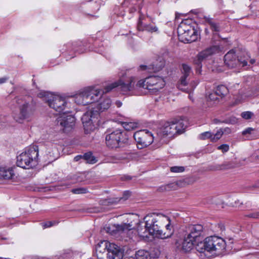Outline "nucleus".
<instances>
[{
    "label": "nucleus",
    "mask_w": 259,
    "mask_h": 259,
    "mask_svg": "<svg viewBox=\"0 0 259 259\" xmlns=\"http://www.w3.org/2000/svg\"><path fill=\"white\" fill-rule=\"evenodd\" d=\"M101 90L94 87L85 88L74 97V102L81 105L95 103L101 95Z\"/></svg>",
    "instance_id": "0eeeda50"
},
{
    "label": "nucleus",
    "mask_w": 259,
    "mask_h": 259,
    "mask_svg": "<svg viewBox=\"0 0 259 259\" xmlns=\"http://www.w3.org/2000/svg\"><path fill=\"white\" fill-rule=\"evenodd\" d=\"M252 187L253 188H259V181L255 183L254 185L252 186Z\"/></svg>",
    "instance_id": "052dcab7"
},
{
    "label": "nucleus",
    "mask_w": 259,
    "mask_h": 259,
    "mask_svg": "<svg viewBox=\"0 0 259 259\" xmlns=\"http://www.w3.org/2000/svg\"><path fill=\"white\" fill-rule=\"evenodd\" d=\"M117 202V201L116 200H112L111 199H106L105 200V203H116Z\"/></svg>",
    "instance_id": "3c124183"
},
{
    "label": "nucleus",
    "mask_w": 259,
    "mask_h": 259,
    "mask_svg": "<svg viewBox=\"0 0 259 259\" xmlns=\"http://www.w3.org/2000/svg\"><path fill=\"white\" fill-rule=\"evenodd\" d=\"M135 83V77H129L125 78L124 75L120 77V79L116 82L110 83L105 89L104 91H101V95L99 96L97 103H96L95 110H97L99 113L100 112L108 109L111 106V101L110 98L103 96V94L108 93L115 88H118L124 93L132 91L134 89Z\"/></svg>",
    "instance_id": "f257e3e1"
},
{
    "label": "nucleus",
    "mask_w": 259,
    "mask_h": 259,
    "mask_svg": "<svg viewBox=\"0 0 259 259\" xmlns=\"http://www.w3.org/2000/svg\"><path fill=\"white\" fill-rule=\"evenodd\" d=\"M169 185H166V186H162L160 188V189H161L162 191L167 190L169 189Z\"/></svg>",
    "instance_id": "864d4df0"
},
{
    "label": "nucleus",
    "mask_w": 259,
    "mask_h": 259,
    "mask_svg": "<svg viewBox=\"0 0 259 259\" xmlns=\"http://www.w3.org/2000/svg\"><path fill=\"white\" fill-rule=\"evenodd\" d=\"M218 148L222 150L223 152H226L229 150V146L227 144H222L219 146Z\"/></svg>",
    "instance_id": "79ce46f5"
},
{
    "label": "nucleus",
    "mask_w": 259,
    "mask_h": 259,
    "mask_svg": "<svg viewBox=\"0 0 259 259\" xmlns=\"http://www.w3.org/2000/svg\"><path fill=\"white\" fill-rule=\"evenodd\" d=\"M106 134V144L110 149L119 148L127 142V139L122 130H109Z\"/></svg>",
    "instance_id": "1a4fd4ad"
},
{
    "label": "nucleus",
    "mask_w": 259,
    "mask_h": 259,
    "mask_svg": "<svg viewBox=\"0 0 259 259\" xmlns=\"http://www.w3.org/2000/svg\"><path fill=\"white\" fill-rule=\"evenodd\" d=\"M122 126L126 131L135 130L138 126V123L135 122H122Z\"/></svg>",
    "instance_id": "c756f323"
},
{
    "label": "nucleus",
    "mask_w": 259,
    "mask_h": 259,
    "mask_svg": "<svg viewBox=\"0 0 259 259\" xmlns=\"http://www.w3.org/2000/svg\"><path fill=\"white\" fill-rule=\"evenodd\" d=\"M169 122H166L164 126L159 130L158 135H159L160 136H169L170 137H171L170 134V127H169Z\"/></svg>",
    "instance_id": "393cba45"
},
{
    "label": "nucleus",
    "mask_w": 259,
    "mask_h": 259,
    "mask_svg": "<svg viewBox=\"0 0 259 259\" xmlns=\"http://www.w3.org/2000/svg\"><path fill=\"white\" fill-rule=\"evenodd\" d=\"M130 195V192L129 191H125L124 192V199H126Z\"/></svg>",
    "instance_id": "5fc2aeb1"
},
{
    "label": "nucleus",
    "mask_w": 259,
    "mask_h": 259,
    "mask_svg": "<svg viewBox=\"0 0 259 259\" xmlns=\"http://www.w3.org/2000/svg\"><path fill=\"white\" fill-rule=\"evenodd\" d=\"M146 83H147L146 89L152 94L157 93L165 85L164 79L158 76H150L146 77Z\"/></svg>",
    "instance_id": "2eb2a0df"
},
{
    "label": "nucleus",
    "mask_w": 259,
    "mask_h": 259,
    "mask_svg": "<svg viewBox=\"0 0 259 259\" xmlns=\"http://www.w3.org/2000/svg\"><path fill=\"white\" fill-rule=\"evenodd\" d=\"M115 104L118 107H120L122 105V103L119 101H117L115 102Z\"/></svg>",
    "instance_id": "bf43d9fd"
},
{
    "label": "nucleus",
    "mask_w": 259,
    "mask_h": 259,
    "mask_svg": "<svg viewBox=\"0 0 259 259\" xmlns=\"http://www.w3.org/2000/svg\"><path fill=\"white\" fill-rule=\"evenodd\" d=\"M38 96L43 98L50 107L58 112H61L65 109L67 102L64 98L59 96L54 95L44 91L39 93Z\"/></svg>",
    "instance_id": "9d476101"
},
{
    "label": "nucleus",
    "mask_w": 259,
    "mask_h": 259,
    "mask_svg": "<svg viewBox=\"0 0 259 259\" xmlns=\"http://www.w3.org/2000/svg\"><path fill=\"white\" fill-rule=\"evenodd\" d=\"M204 19L205 21L209 25L211 30L215 32H219L220 30V27L219 23L214 21L212 18L205 16Z\"/></svg>",
    "instance_id": "b1692460"
},
{
    "label": "nucleus",
    "mask_w": 259,
    "mask_h": 259,
    "mask_svg": "<svg viewBox=\"0 0 259 259\" xmlns=\"http://www.w3.org/2000/svg\"><path fill=\"white\" fill-rule=\"evenodd\" d=\"M188 81H187V83ZM197 85V82L195 81H191L189 84L187 83V85L186 87H183V88H185L186 89H180L184 92L186 93H191L192 91L194 90L196 85Z\"/></svg>",
    "instance_id": "7c9ffc66"
},
{
    "label": "nucleus",
    "mask_w": 259,
    "mask_h": 259,
    "mask_svg": "<svg viewBox=\"0 0 259 259\" xmlns=\"http://www.w3.org/2000/svg\"><path fill=\"white\" fill-rule=\"evenodd\" d=\"M215 92L220 97H223L228 93V88L224 85H218L216 89Z\"/></svg>",
    "instance_id": "bb28decb"
},
{
    "label": "nucleus",
    "mask_w": 259,
    "mask_h": 259,
    "mask_svg": "<svg viewBox=\"0 0 259 259\" xmlns=\"http://www.w3.org/2000/svg\"><path fill=\"white\" fill-rule=\"evenodd\" d=\"M241 116L245 119H249L253 116V113L251 111H244L241 113Z\"/></svg>",
    "instance_id": "58836bf2"
},
{
    "label": "nucleus",
    "mask_w": 259,
    "mask_h": 259,
    "mask_svg": "<svg viewBox=\"0 0 259 259\" xmlns=\"http://www.w3.org/2000/svg\"><path fill=\"white\" fill-rule=\"evenodd\" d=\"M185 170L184 166H175L170 167V171L173 172H181Z\"/></svg>",
    "instance_id": "ea45409f"
},
{
    "label": "nucleus",
    "mask_w": 259,
    "mask_h": 259,
    "mask_svg": "<svg viewBox=\"0 0 259 259\" xmlns=\"http://www.w3.org/2000/svg\"><path fill=\"white\" fill-rule=\"evenodd\" d=\"M226 245V242L223 239L213 236L206 238L203 242L200 240L196 245V249L200 252L206 251L220 254L225 250Z\"/></svg>",
    "instance_id": "39448f33"
},
{
    "label": "nucleus",
    "mask_w": 259,
    "mask_h": 259,
    "mask_svg": "<svg viewBox=\"0 0 259 259\" xmlns=\"http://www.w3.org/2000/svg\"><path fill=\"white\" fill-rule=\"evenodd\" d=\"M203 227L200 224L189 225L184 230L182 249L188 252L203 239Z\"/></svg>",
    "instance_id": "7ed1b4c3"
},
{
    "label": "nucleus",
    "mask_w": 259,
    "mask_h": 259,
    "mask_svg": "<svg viewBox=\"0 0 259 259\" xmlns=\"http://www.w3.org/2000/svg\"><path fill=\"white\" fill-rule=\"evenodd\" d=\"M65 111L62 115L59 116L56 120L57 124L60 125L63 127V131L64 133L70 132L75 125V119L74 117L70 114H67Z\"/></svg>",
    "instance_id": "dca6fc26"
},
{
    "label": "nucleus",
    "mask_w": 259,
    "mask_h": 259,
    "mask_svg": "<svg viewBox=\"0 0 259 259\" xmlns=\"http://www.w3.org/2000/svg\"><path fill=\"white\" fill-rule=\"evenodd\" d=\"M38 148L37 146L27 148L17 157V165L23 168H30L35 166L38 162Z\"/></svg>",
    "instance_id": "423d86ee"
},
{
    "label": "nucleus",
    "mask_w": 259,
    "mask_h": 259,
    "mask_svg": "<svg viewBox=\"0 0 259 259\" xmlns=\"http://www.w3.org/2000/svg\"><path fill=\"white\" fill-rule=\"evenodd\" d=\"M144 220L145 222L144 227L139 225L137 228L139 235L143 238L151 235L159 238L161 230L160 221L169 220V217L162 214H153L147 215Z\"/></svg>",
    "instance_id": "f03ea898"
},
{
    "label": "nucleus",
    "mask_w": 259,
    "mask_h": 259,
    "mask_svg": "<svg viewBox=\"0 0 259 259\" xmlns=\"http://www.w3.org/2000/svg\"><path fill=\"white\" fill-rule=\"evenodd\" d=\"M82 159H83V155H78L74 158V160L75 161H78Z\"/></svg>",
    "instance_id": "de8ad7c7"
},
{
    "label": "nucleus",
    "mask_w": 259,
    "mask_h": 259,
    "mask_svg": "<svg viewBox=\"0 0 259 259\" xmlns=\"http://www.w3.org/2000/svg\"><path fill=\"white\" fill-rule=\"evenodd\" d=\"M224 132L222 128H220L214 135L212 134L211 142H215L219 140L222 136Z\"/></svg>",
    "instance_id": "f704fd0d"
},
{
    "label": "nucleus",
    "mask_w": 259,
    "mask_h": 259,
    "mask_svg": "<svg viewBox=\"0 0 259 259\" xmlns=\"http://www.w3.org/2000/svg\"><path fill=\"white\" fill-rule=\"evenodd\" d=\"M58 223H59L58 221L54 220V221H48V222H47L45 223H41V224H42L43 228L45 229V228L51 227H52L54 226H56L57 224H58Z\"/></svg>",
    "instance_id": "e433bc0d"
},
{
    "label": "nucleus",
    "mask_w": 259,
    "mask_h": 259,
    "mask_svg": "<svg viewBox=\"0 0 259 259\" xmlns=\"http://www.w3.org/2000/svg\"><path fill=\"white\" fill-rule=\"evenodd\" d=\"M221 51L219 46H212L199 52L194 60V63L197 65L196 72H201L202 62L211 55L218 53Z\"/></svg>",
    "instance_id": "4468645a"
},
{
    "label": "nucleus",
    "mask_w": 259,
    "mask_h": 259,
    "mask_svg": "<svg viewBox=\"0 0 259 259\" xmlns=\"http://www.w3.org/2000/svg\"><path fill=\"white\" fill-rule=\"evenodd\" d=\"M254 131V128L252 127H247L246 129H245L242 132V134L243 136H245L246 135H250L251 134L252 132Z\"/></svg>",
    "instance_id": "37998d69"
},
{
    "label": "nucleus",
    "mask_w": 259,
    "mask_h": 259,
    "mask_svg": "<svg viewBox=\"0 0 259 259\" xmlns=\"http://www.w3.org/2000/svg\"><path fill=\"white\" fill-rule=\"evenodd\" d=\"M8 77H3L2 78H0V84L4 83L8 80Z\"/></svg>",
    "instance_id": "8fccbe9b"
},
{
    "label": "nucleus",
    "mask_w": 259,
    "mask_h": 259,
    "mask_svg": "<svg viewBox=\"0 0 259 259\" xmlns=\"http://www.w3.org/2000/svg\"><path fill=\"white\" fill-rule=\"evenodd\" d=\"M232 167L231 164L230 162H225L221 165H218L216 166L215 169L216 170H223L229 169Z\"/></svg>",
    "instance_id": "c9c22d12"
},
{
    "label": "nucleus",
    "mask_w": 259,
    "mask_h": 259,
    "mask_svg": "<svg viewBox=\"0 0 259 259\" xmlns=\"http://www.w3.org/2000/svg\"><path fill=\"white\" fill-rule=\"evenodd\" d=\"M177 125H178V129L179 134L183 133L188 126V122L186 120L181 119L178 121L176 120Z\"/></svg>",
    "instance_id": "a878e982"
},
{
    "label": "nucleus",
    "mask_w": 259,
    "mask_h": 259,
    "mask_svg": "<svg viewBox=\"0 0 259 259\" xmlns=\"http://www.w3.org/2000/svg\"><path fill=\"white\" fill-rule=\"evenodd\" d=\"M181 72L182 76L181 77L180 82L178 84L179 89H186L183 87L187 85V81L189 80V76L193 74L191 67L186 64L182 65Z\"/></svg>",
    "instance_id": "a211bd4d"
},
{
    "label": "nucleus",
    "mask_w": 259,
    "mask_h": 259,
    "mask_svg": "<svg viewBox=\"0 0 259 259\" xmlns=\"http://www.w3.org/2000/svg\"><path fill=\"white\" fill-rule=\"evenodd\" d=\"M139 68L141 70H146L148 69V67L146 65H142L139 66Z\"/></svg>",
    "instance_id": "6e6d98bb"
},
{
    "label": "nucleus",
    "mask_w": 259,
    "mask_h": 259,
    "mask_svg": "<svg viewBox=\"0 0 259 259\" xmlns=\"http://www.w3.org/2000/svg\"><path fill=\"white\" fill-rule=\"evenodd\" d=\"M223 129V131L224 132V133H230L231 132V130L228 127H226V128H222Z\"/></svg>",
    "instance_id": "4d7b16f0"
},
{
    "label": "nucleus",
    "mask_w": 259,
    "mask_h": 259,
    "mask_svg": "<svg viewBox=\"0 0 259 259\" xmlns=\"http://www.w3.org/2000/svg\"><path fill=\"white\" fill-rule=\"evenodd\" d=\"M147 83H146V78L145 79H142L139 80L137 84V86L138 87H142L146 89Z\"/></svg>",
    "instance_id": "c03bdc74"
},
{
    "label": "nucleus",
    "mask_w": 259,
    "mask_h": 259,
    "mask_svg": "<svg viewBox=\"0 0 259 259\" xmlns=\"http://www.w3.org/2000/svg\"><path fill=\"white\" fill-rule=\"evenodd\" d=\"M69 47H71V49H69L67 51L69 53H71L72 51H74L78 52L79 54H81L84 52V50L81 48V45H77L76 43L74 44H69Z\"/></svg>",
    "instance_id": "c85d7f7f"
},
{
    "label": "nucleus",
    "mask_w": 259,
    "mask_h": 259,
    "mask_svg": "<svg viewBox=\"0 0 259 259\" xmlns=\"http://www.w3.org/2000/svg\"><path fill=\"white\" fill-rule=\"evenodd\" d=\"M160 255L158 249H153L150 252L145 250H139L136 252L135 259H157Z\"/></svg>",
    "instance_id": "aec40b11"
},
{
    "label": "nucleus",
    "mask_w": 259,
    "mask_h": 259,
    "mask_svg": "<svg viewBox=\"0 0 259 259\" xmlns=\"http://www.w3.org/2000/svg\"><path fill=\"white\" fill-rule=\"evenodd\" d=\"M243 208H244V207H240L241 209H243Z\"/></svg>",
    "instance_id": "0e129e2a"
},
{
    "label": "nucleus",
    "mask_w": 259,
    "mask_h": 259,
    "mask_svg": "<svg viewBox=\"0 0 259 259\" xmlns=\"http://www.w3.org/2000/svg\"><path fill=\"white\" fill-rule=\"evenodd\" d=\"M163 66L164 65H163V63H161V64L159 66L155 67H154V65H150L149 69H151L150 67L151 66L152 69L153 70V71L156 72V71H158L160 70H161L163 67Z\"/></svg>",
    "instance_id": "a18cd8bd"
},
{
    "label": "nucleus",
    "mask_w": 259,
    "mask_h": 259,
    "mask_svg": "<svg viewBox=\"0 0 259 259\" xmlns=\"http://www.w3.org/2000/svg\"><path fill=\"white\" fill-rule=\"evenodd\" d=\"M100 114L99 112L95 110V108H93L92 110L88 111L83 114L81 117V120L84 126H94L98 124L99 122V118Z\"/></svg>",
    "instance_id": "f3484780"
},
{
    "label": "nucleus",
    "mask_w": 259,
    "mask_h": 259,
    "mask_svg": "<svg viewBox=\"0 0 259 259\" xmlns=\"http://www.w3.org/2000/svg\"><path fill=\"white\" fill-rule=\"evenodd\" d=\"M213 122L215 124H218L220 122L228 123V121H221L220 120H219L218 119H214L213 120Z\"/></svg>",
    "instance_id": "603ef678"
},
{
    "label": "nucleus",
    "mask_w": 259,
    "mask_h": 259,
    "mask_svg": "<svg viewBox=\"0 0 259 259\" xmlns=\"http://www.w3.org/2000/svg\"><path fill=\"white\" fill-rule=\"evenodd\" d=\"M19 109V113H15L14 119L18 122L22 123L23 120L28 119L33 114L35 110L32 99L30 97H17L14 100Z\"/></svg>",
    "instance_id": "20e7f679"
},
{
    "label": "nucleus",
    "mask_w": 259,
    "mask_h": 259,
    "mask_svg": "<svg viewBox=\"0 0 259 259\" xmlns=\"http://www.w3.org/2000/svg\"><path fill=\"white\" fill-rule=\"evenodd\" d=\"M134 138L137 142L138 149H143L152 143L154 140L153 134L147 130H143L135 133Z\"/></svg>",
    "instance_id": "ddd939ff"
},
{
    "label": "nucleus",
    "mask_w": 259,
    "mask_h": 259,
    "mask_svg": "<svg viewBox=\"0 0 259 259\" xmlns=\"http://www.w3.org/2000/svg\"><path fill=\"white\" fill-rule=\"evenodd\" d=\"M248 55L249 57V58L247 60V62L249 61L250 65L253 64L255 61L254 59H250V57L248 55V54L246 53L245 55H244L243 57H242L243 59H245L244 57H246V55Z\"/></svg>",
    "instance_id": "49530a36"
},
{
    "label": "nucleus",
    "mask_w": 259,
    "mask_h": 259,
    "mask_svg": "<svg viewBox=\"0 0 259 259\" xmlns=\"http://www.w3.org/2000/svg\"><path fill=\"white\" fill-rule=\"evenodd\" d=\"M235 206H237V205H236L237 202H236V201H235Z\"/></svg>",
    "instance_id": "e2e57ef3"
},
{
    "label": "nucleus",
    "mask_w": 259,
    "mask_h": 259,
    "mask_svg": "<svg viewBox=\"0 0 259 259\" xmlns=\"http://www.w3.org/2000/svg\"><path fill=\"white\" fill-rule=\"evenodd\" d=\"M96 250L100 253L107 250V259H122L123 256L124 250L121 246L107 240L99 242L96 246Z\"/></svg>",
    "instance_id": "6e6552de"
},
{
    "label": "nucleus",
    "mask_w": 259,
    "mask_h": 259,
    "mask_svg": "<svg viewBox=\"0 0 259 259\" xmlns=\"http://www.w3.org/2000/svg\"><path fill=\"white\" fill-rule=\"evenodd\" d=\"M244 58V59L241 56L240 58L237 56L234 50H231L225 55L224 62L226 65L230 68L240 66L244 67L247 65V60L249 57L247 55Z\"/></svg>",
    "instance_id": "f8f14e48"
},
{
    "label": "nucleus",
    "mask_w": 259,
    "mask_h": 259,
    "mask_svg": "<svg viewBox=\"0 0 259 259\" xmlns=\"http://www.w3.org/2000/svg\"><path fill=\"white\" fill-rule=\"evenodd\" d=\"M71 192L75 194H82L87 193L89 191L88 188L85 187H79L77 188L72 189L71 190Z\"/></svg>",
    "instance_id": "473e14b6"
},
{
    "label": "nucleus",
    "mask_w": 259,
    "mask_h": 259,
    "mask_svg": "<svg viewBox=\"0 0 259 259\" xmlns=\"http://www.w3.org/2000/svg\"><path fill=\"white\" fill-rule=\"evenodd\" d=\"M132 178V177L128 175L123 176L121 178L122 181H129L131 180Z\"/></svg>",
    "instance_id": "09e8293b"
},
{
    "label": "nucleus",
    "mask_w": 259,
    "mask_h": 259,
    "mask_svg": "<svg viewBox=\"0 0 259 259\" xmlns=\"http://www.w3.org/2000/svg\"><path fill=\"white\" fill-rule=\"evenodd\" d=\"M132 229V225L130 224H122L121 225H109L106 227L107 232L114 235L117 233H123L130 231Z\"/></svg>",
    "instance_id": "412c9836"
},
{
    "label": "nucleus",
    "mask_w": 259,
    "mask_h": 259,
    "mask_svg": "<svg viewBox=\"0 0 259 259\" xmlns=\"http://www.w3.org/2000/svg\"><path fill=\"white\" fill-rule=\"evenodd\" d=\"M245 217L255 219H259V211L249 213L247 214H245Z\"/></svg>",
    "instance_id": "a19ab883"
},
{
    "label": "nucleus",
    "mask_w": 259,
    "mask_h": 259,
    "mask_svg": "<svg viewBox=\"0 0 259 259\" xmlns=\"http://www.w3.org/2000/svg\"><path fill=\"white\" fill-rule=\"evenodd\" d=\"M212 137V134L210 132H205L201 134L199 136V138L201 140H205L206 139H211Z\"/></svg>",
    "instance_id": "4c0bfd02"
},
{
    "label": "nucleus",
    "mask_w": 259,
    "mask_h": 259,
    "mask_svg": "<svg viewBox=\"0 0 259 259\" xmlns=\"http://www.w3.org/2000/svg\"><path fill=\"white\" fill-rule=\"evenodd\" d=\"M189 93V98L192 100L193 101V99H192V96L191 95V93Z\"/></svg>",
    "instance_id": "680f3d73"
},
{
    "label": "nucleus",
    "mask_w": 259,
    "mask_h": 259,
    "mask_svg": "<svg viewBox=\"0 0 259 259\" xmlns=\"http://www.w3.org/2000/svg\"><path fill=\"white\" fill-rule=\"evenodd\" d=\"M219 95L217 94L216 92H212L206 97L207 102L211 105V102H216L219 99Z\"/></svg>",
    "instance_id": "2f4dec72"
},
{
    "label": "nucleus",
    "mask_w": 259,
    "mask_h": 259,
    "mask_svg": "<svg viewBox=\"0 0 259 259\" xmlns=\"http://www.w3.org/2000/svg\"><path fill=\"white\" fill-rule=\"evenodd\" d=\"M254 96H258L259 95V86L256 88L255 89V93H254Z\"/></svg>",
    "instance_id": "13d9d810"
},
{
    "label": "nucleus",
    "mask_w": 259,
    "mask_h": 259,
    "mask_svg": "<svg viewBox=\"0 0 259 259\" xmlns=\"http://www.w3.org/2000/svg\"><path fill=\"white\" fill-rule=\"evenodd\" d=\"M169 127H170V131L171 132H170L171 137L176 134H179V132L177 131H178V125H177L176 121L169 122Z\"/></svg>",
    "instance_id": "72a5a7b5"
},
{
    "label": "nucleus",
    "mask_w": 259,
    "mask_h": 259,
    "mask_svg": "<svg viewBox=\"0 0 259 259\" xmlns=\"http://www.w3.org/2000/svg\"><path fill=\"white\" fill-rule=\"evenodd\" d=\"M146 17L143 14H140L137 24V29L139 31H146L150 32H156L158 31V27L154 24H146L143 23Z\"/></svg>",
    "instance_id": "6ab92c4d"
},
{
    "label": "nucleus",
    "mask_w": 259,
    "mask_h": 259,
    "mask_svg": "<svg viewBox=\"0 0 259 259\" xmlns=\"http://www.w3.org/2000/svg\"><path fill=\"white\" fill-rule=\"evenodd\" d=\"M168 222V223L165 226V231H163L161 229L160 231V235L159 236V238L164 239L168 238L173 234L174 233V229L173 227L171 225L170 220L169 218V220H166Z\"/></svg>",
    "instance_id": "5701e85b"
},
{
    "label": "nucleus",
    "mask_w": 259,
    "mask_h": 259,
    "mask_svg": "<svg viewBox=\"0 0 259 259\" xmlns=\"http://www.w3.org/2000/svg\"><path fill=\"white\" fill-rule=\"evenodd\" d=\"M15 175L12 167L0 166V179L4 180H12Z\"/></svg>",
    "instance_id": "4be33fe9"
},
{
    "label": "nucleus",
    "mask_w": 259,
    "mask_h": 259,
    "mask_svg": "<svg viewBox=\"0 0 259 259\" xmlns=\"http://www.w3.org/2000/svg\"><path fill=\"white\" fill-rule=\"evenodd\" d=\"M179 39L184 43H191L198 38V33L193 27L181 23L178 28Z\"/></svg>",
    "instance_id": "9b49d317"
},
{
    "label": "nucleus",
    "mask_w": 259,
    "mask_h": 259,
    "mask_svg": "<svg viewBox=\"0 0 259 259\" xmlns=\"http://www.w3.org/2000/svg\"><path fill=\"white\" fill-rule=\"evenodd\" d=\"M83 160L90 164H94L97 162V159L93 155L91 152H87L83 154Z\"/></svg>",
    "instance_id": "cd10ccee"
}]
</instances>
